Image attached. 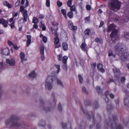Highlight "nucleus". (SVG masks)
Instances as JSON below:
<instances>
[{"mask_svg":"<svg viewBox=\"0 0 129 129\" xmlns=\"http://www.w3.org/2000/svg\"><path fill=\"white\" fill-rule=\"evenodd\" d=\"M19 119V118L16 116L12 115L5 121V125L7 127H15L19 128H24V123H21L17 122V120Z\"/></svg>","mask_w":129,"mask_h":129,"instance_id":"obj_1","label":"nucleus"},{"mask_svg":"<svg viewBox=\"0 0 129 129\" xmlns=\"http://www.w3.org/2000/svg\"><path fill=\"white\" fill-rule=\"evenodd\" d=\"M124 47V45L121 44H117L115 47V50L116 51H119V55L122 60H124L127 57L129 58V52H127L126 49H123Z\"/></svg>","mask_w":129,"mask_h":129,"instance_id":"obj_2","label":"nucleus"},{"mask_svg":"<svg viewBox=\"0 0 129 129\" xmlns=\"http://www.w3.org/2000/svg\"><path fill=\"white\" fill-rule=\"evenodd\" d=\"M116 27L115 25L112 24L109 25L107 30L108 32H110L112 30V32L110 35V37L112 39V41L113 43L115 42V40L118 37L117 35L118 30L115 29Z\"/></svg>","mask_w":129,"mask_h":129,"instance_id":"obj_3","label":"nucleus"},{"mask_svg":"<svg viewBox=\"0 0 129 129\" xmlns=\"http://www.w3.org/2000/svg\"><path fill=\"white\" fill-rule=\"evenodd\" d=\"M121 5V3L117 0H110L109 3L110 9L115 12L120 9Z\"/></svg>","mask_w":129,"mask_h":129,"instance_id":"obj_4","label":"nucleus"},{"mask_svg":"<svg viewBox=\"0 0 129 129\" xmlns=\"http://www.w3.org/2000/svg\"><path fill=\"white\" fill-rule=\"evenodd\" d=\"M56 77L55 76L50 74L48 76L46 80L45 84V88L49 90L51 89L52 87V83L53 81L56 79Z\"/></svg>","mask_w":129,"mask_h":129,"instance_id":"obj_5","label":"nucleus"},{"mask_svg":"<svg viewBox=\"0 0 129 129\" xmlns=\"http://www.w3.org/2000/svg\"><path fill=\"white\" fill-rule=\"evenodd\" d=\"M20 11L22 12V15L23 16V18H22V19H20L18 21L20 23H21L22 19L23 20L22 23H23L27 21V19L28 18V15L27 13V11L26 10H24V8L22 6H20Z\"/></svg>","mask_w":129,"mask_h":129,"instance_id":"obj_6","label":"nucleus"},{"mask_svg":"<svg viewBox=\"0 0 129 129\" xmlns=\"http://www.w3.org/2000/svg\"><path fill=\"white\" fill-rule=\"evenodd\" d=\"M68 25L69 28L71 29L72 30L74 31H75L77 29V27L73 25V24L71 21H70L69 22Z\"/></svg>","mask_w":129,"mask_h":129,"instance_id":"obj_7","label":"nucleus"},{"mask_svg":"<svg viewBox=\"0 0 129 129\" xmlns=\"http://www.w3.org/2000/svg\"><path fill=\"white\" fill-rule=\"evenodd\" d=\"M124 102L126 106H129V95L126 94L125 95L124 98Z\"/></svg>","mask_w":129,"mask_h":129,"instance_id":"obj_8","label":"nucleus"},{"mask_svg":"<svg viewBox=\"0 0 129 129\" xmlns=\"http://www.w3.org/2000/svg\"><path fill=\"white\" fill-rule=\"evenodd\" d=\"M54 43L55 44V48H58L60 47L59 43V39L58 37H56L54 39Z\"/></svg>","mask_w":129,"mask_h":129,"instance_id":"obj_9","label":"nucleus"},{"mask_svg":"<svg viewBox=\"0 0 129 129\" xmlns=\"http://www.w3.org/2000/svg\"><path fill=\"white\" fill-rule=\"evenodd\" d=\"M20 58L21 60V62L22 63L24 61H27V59L26 58H25V54L23 52H20Z\"/></svg>","mask_w":129,"mask_h":129,"instance_id":"obj_10","label":"nucleus"},{"mask_svg":"<svg viewBox=\"0 0 129 129\" xmlns=\"http://www.w3.org/2000/svg\"><path fill=\"white\" fill-rule=\"evenodd\" d=\"M6 62L8 64L11 66H14L15 64V61L13 59H7Z\"/></svg>","mask_w":129,"mask_h":129,"instance_id":"obj_11","label":"nucleus"},{"mask_svg":"<svg viewBox=\"0 0 129 129\" xmlns=\"http://www.w3.org/2000/svg\"><path fill=\"white\" fill-rule=\"evenodd\" d=\"M115 76L117 77H119L120 76V73L119 70L116 68L113 69Z\"/></svg>","mask_w":129,"mask_h":129,"instance_id":"obj_12","label":"nucleus"},{"mask_svg":"<svg viewBox=\"0 0 129 129\" xmlns=\"http://www.w3.org/2000/svg\"><path fill=\"white\" fill-rule=\"evenodd\" d=\"M0 24H2L5 27H6L8 26V22L3 18H0Z\"/></svg>","mask_w":129,"mask_h":129,"instance_id":"obj_13","label":"nucleus"},{"mask_svg":"<svg viewBox=\"0 0 129 129\" xmlns=\"http://www.w3.org/2000/svg\"><path fill=\"white\" fill-rule=\"evenodd\" d=\"M103 65L102 64L99 63L98 64L97 68L101 72L103 73L105 72V70L103 68Z\"/></svg>","mask_w":129,"mask_h":129,"instance_id":"obj_14","label":"nucleus"},{"mask_svg":"<svg viewBox=\"0 0 129 129\" xmlns=\"http://www.w3.org/2000/svg\"><path fill=\"white\" fill-rule=\"evenodd\" d=\"M86 45L85 43H83L80 46V48L81 49L84 51H87Z\"/></svg>","mask_w":129,"mask_h":129,"instance_id":"obj_15","label":"nucleus"},{"mask_svg":"<svg viewBox=\"0 0 129 129\" xmlns=\"http://www.w3.org/2000/svg\"><path fill=\"white\" fill-rule=\"evenodd\" d=\"M2 53L5 55H9V54L10 51L8 48H6L3 49L2 51Z\"/></svg>","mask_w":129,"mask_h":129,"instance_id":"obj_16","label":"nucleus"},{"mask_svg":"<svg viewBox=\"0 0 129 129\" xmlns=\"http://www.w3.org/2000/svg\"><path fill=\"white\" fill-rule=\"evenodd\" d=\"M27 46L28 47L31 43V37L30 35H27Z\"/></svg>","mask_w":129,"mask_h":129,"instance_id":"obj_17","label":"nucleus"},{"mask_svg":"<svg viewBox=\"0 0 129 129\" xmlns=\"http://www.w3.org/2000/svg\"><path fill=\"white\" fill-rule=\"evenodd\" d=\"M122 36L126 40H129V33L125 32L122 35Z\"/></svg>","mask_w":129,"mask_h":129,"instance_id":"obj_18","label":"nucleus"},{"mask_svg":"<svg viewBox=\"0 0 129 129\" xmlns=\"http://www.w3.org/2000/svg\"><path fill=\"white\" fill-rule=\"evenodd\" d=\"M62 46L63 49L66 51L68 49V45L67 43L66 42H63L62 44Z\"/></svg>","mask_w":129,"mask_h":129,"instance_id":"obj_19","label":"nucleus"},{"mask_svg":"<svg viewBox=\"0 0 129 129\" xmlns=\"http://www.w3.org/2000/svg\"><path fill=\"white\" fill-rule=\"evenodd\" d=\"M28 75L29 77H30L33 78L36 76V73L34 71H33L29 74Z\"/></svg>","mask_w":129,"mask_h":129,"instance_id":"obj_20","label":"nucleus"},{"mask_svg":"<svg viewBox=\"0 0 129 129\" xmlns=\"http://www.w3.org/2000/svg\"><path fill=\"white\" fill-rule=\"evenodd\" d=\"M39 125L42 126H45L46 124L45 121L43 120H40L38 123Z\"/></svg>","mask_w":129,"mask_h":129,"instance_id":"obj_21","label":"nucleus"},{"mask_svg":"<svg viewBox=\"0 0 129 129\" xmlns=\"http://www.w3.org/2000/svg\"><path fill=\"white\" fill-rule=\"evenodd\" d=\"M113 118L114 119V121L113 123H112L111 125V126L112 128H114L116 125V122L114 121L115 119H116V117L115 116H114L113 117Z\"/></svg>","mask_w":129,"mask_h":129,"instance_id":"obj_22","label":"nucleus"},{"mask_svg":"<svg viewBox=\"0 0 129 129\" xmlns=\"http://www.w3.org/2000/svg\"><path fill=\"white\" fill-rule=\"evenodd\" d=\"M3 4L5 6H7L9 8H11L12 7L11 5L9 4V3L7 1L4 2Z\"/></svg>","mask_w":129,"mask_h":129,"instance_id":"obj_23","label":"nucleus"},{"mask_svg":"<svg viewBox=\"0 0 129 129\" xmlns=\"http://www.w3.org/2000/svg\"><path fill=\"white\" fill-rule=\"evenodd\" d=\"M40 27L42 28L43 30H45L46 29V28L44 24L42 21H41L40 22Z\"/></svg>","mask_w":129,"mask_h":129,"instance_id":"obj_24","label":"nucleus"},{"mask_svg":"<svg viewBox=\"0 0 129 129\" xmlns=\"http://www.w3.org/2000/svg\"><path fill=\"white\" fill-rule=\"evenodd\" d=\"M61 12L62 14L64 16V17L66 19L67 18V16L66 15V10L62 9L61 10Z\"/></svg>","mask_w":129,"mask_h":129,"instance_id":"obj_25","label":"nucleus"},{"mask_svg":"<svg viewBox=\"0 0 129 129\" xmlns=\"http://www.w3.org/2000/svg\"><path fill=\"white\" fill-rule=\"evenodd\" d=\"M84 33L86 35L88 36L90 34L91 32L89 29H87L85 30Z\"/></svg>","mask_w":129,"mask_h":129,"instance_id":"obj_26","label":"nucleus"},{"mask_svg":"<svg viewBox=\"0 0 129 129\" xmlns=\"http://www.w3.org/2000/svg\"><path fill=\"white\" fill-rule=\"evenodd\" d=\"M67 15L70 18H73V14L72 12L70 11L68 13Z\"/></svg>","mask_w":129,"mask_h":129,"instance_id":"obj_27","label":"nucleus"},{"mask_svg":"<svg viewBox=\"0 0 129 129\" xmlns=\"http://www.w3.org/2000/svg\"><path fill=\"white\" fill-rule=\"evenodd\" d=\"M76 64L77 66L81 65V61L79 59H78L76 60Z\"/></svg>","mask_w":129,"mask_h":129,"instance_id":"obj_28","label":"nucleus"},{"mask_svg":"<svg viewBox=\"0 0 129 129\" xmlns=\"http://www.w3.org/2000/svg\"><path fill=\"white\" fill-rule=\"evenodd\" d=\"M70 10L71 11H75L76 12V7L75 5H73L70 7Z\"/></svg>","mask_w":129,"mask_h":129,"instance_id":"obj_29","label":"nucleus"},{"mask_svg":"<svg viewBox=\"0 0 129 129\" xmlns=\"http://www.w3.org/2000/svg\"><path fill=\"white\" fill-rule=\"evenodd\" d=\"M55 66L56 68L57 69V73H59L60 71V66L58 64H55Z\"/></svg>","mask_w":129,"mask_h":129,"instance_id":"obj_30","label":"nucleus"},{"mask_svg":"<svg viewBox=\"0 0 129 129\" xmlns=\"http://www.w3.org/2000/svg\"><path fill=\"white\" fill-rule=\"evenodd\" d=\"M68 57L67 56H65L63 57L62 59V62L64 63H66Z\"/></svg>","mask_w":129,"mask_h":129,"instance_id":"obj_31","label":"nucleus"},{"mask_svg":"<svg viewBox=\"0 0 129 129\" xmlns=\"http://www.w3.org/2000/svg\"><path fill=\"white\" fill-rule=\"evenodd\" d=\"M38 22V20L37 18L34 17L33 18V22L35 24H37Z\"/></svg>","mask_w":129,"mask_h":129,"instance_id":"obj_32","label":"nucleus"},{"mask_svg":"<svg viewBox=\"0 0 129 129\" xmlns=\"http://www.w3.org/2000/svg\"><path fill=\"white\" fill-rule=\"evenodd\" d=\"M57 82L58 84L60 85L62 87H63L64 86L62 83L59 79H57Z\"/></svg>","mask_w":129,"mask_h":129,"instance_id":"obj_33","label":"nucleus"},{"mask_svg":"<svg viewBox=\"0 0 129 129\" xmlns=\"http://www.w3.org/2000/svg\"><path fill=\"white\" fill-rule=\"evenodd\" d=\"M78 77L80 83L81 84L82 83L83 81V79L81 75H78Z\"/></svg>","mask_w":129,"mask_h":129,"instance_id":"obj_34","label":"nucleus"},{"mask_svg":"<svg viewBox=\"0 0 129 129\" xmlns=\"http://www.w3.org/2000/svg\"><path fill=\"white\" fill-rule=\"evenodd\" d=\"M72 0H68L67 3V5L68 7H71L72 4Z\"/></svg>","mask_w":129,"mask_h":129,"instance_id":"obj_35","label":"nucleus"},{"mask_svg":"<svg viewBox=\"0 0 129 129\" xmlns=\"http://www.w3.org/2000/svg\"><path fill=\"white\" fill-rule=\"evenodd\" d=\"M62 67L63 69L66 71H67L68 70V67L66 63H64L62 66Z\"/></svg>","mask_w":129,"mask_h":129,"instance_id":"obj_36","label":"nucleus"},{"mask_svg":"<svg viewBox=\"0 0 129 129\" xmlns=\"http://www.w3.org/2000/svg\"><path fill=\"white\" fill-rule=\"evenodd\" d=\"M44 46H41L40 48V51L41 53L42 54H44Z\"/></svg>","mask_w":129,"mask_h":129,"instance_id":"obj_37","label":"nucleus"},{"mask_svg":"<svg viewBox=\"0 0 129 129\" xmlns=\"http://www.w3.org/2000/svg\"><path fill=\"white\" fill-rule=\"evenodd\" d=\"M42 40L43 42L45 43H46L47 42V38L46 36H44L42 38Z\"/></svg>","mask_w":129,"mask_h":129,"instance_id":"obj_38","label":"nucleus"},{"mask_svg":"<svg viewBox=\"0 0 129 129\" xmlns=\"http://www.w3.org/2000/svg\"><path fill=\"white\" fill-rule=\"evenodd\" d=\"M46 6L49 7L50 6V1L49 0H46Z\"/></svg>","mask_w":129,"mask_h":129,"instance_id":"obj_39","label":"nucleus"},{"mask_svg":"<svg viewBox=\"0 0 129 129\" xmlns=\"http://www.w3.org/2000/svg\"><path fill=\"white\" fill-rule=\"evenodd\" d=\"M92 68L93 69L95 68L96 66V64L95 63H92L91 65Z\"/></svg>","mask_w":129,"mask_h":129,"instance_id":"obj_40","label":"nucleus"},{"mask_svg":"<svg viewBox=\"0 0 129 129\" xmlns=\"http://www.w3.org/2000/svg\"><path fill=\"white\" fill-rule=\"evenodd\" d=\"M86 9L88 10H90L91 9V6L89 5H87L86 6Z\"/></svg>","mask_w":129,"mask_h":129,"instance_id":"obj_41","label":"nucleus"},{"mask_svg":"<svg viewBox=\"0 0 129 129\" xmlns=\"http://www.w3.org/2000/svg\"><path fill=\"white\" fill-rule=\"evenodd\" d=\"M101 89L100 87L99 86H97L96 87V89L97 92L99 93L100 92V90Z\"/></svg>","mask_w":129,"mask_h":129,"instance_id":"obj_42","label":"nucleus"},{"mask_svg":"<svg viewBox=\"0 0 129 129\" xmlns=\"http://www.w3.org/2000/svg\"><path fill=\"white\" fill-rule=\"evenodd\" d=\"M4 68L3 62H0V70L3 69Z\"/></svg>","mask_w":129,"mask_h":129,"instance_id":"obj_43","label":"nucleus"},{"mask_svg":"<svg viewBox=\"0 0 129 129\" xmlns=\"http://www.w3.org/2000/svg\"><path fill=\"white\" fill-rule=\"evenodd\" d=\"M57 5L58 7H61L62 5V3L59 1H57Z\"/></svg>","mask_w":129,"mask_h":129,"instance_id":"obj_44","label":"nucleus"},{"mask_svg":"<svg viewBox=\"0 0 129 129\" xmlns=\"http://www.w3.org/2000/svg\"><path fill=\"white\" fill-rule=\"evenodd\" d=\"M82 90L83 91L86 93H87L88 92L86 90V88L84 87H83L82 88Z\"/></svg>","mask_w":129,"mask_h":129,"instance_id":"obj_45","label":"nucleus"},{"mask_svg":"<svg viewBox=\"0 0 129 129\" xmlns=\"http://www.w3.org/2000/svg\"><path fill=\"white\" fill-rule=\"evenodd\" d=\"M62 55L61 54H59L58 55V60H60L61 61L62 60Z\"/></svg>","mask_w":129,"mask_h":129,"instance_id":"obj_46","label":"nucleus"},{"mask_svg":"<svg viewBox=\"0 0 129 129\" xmlns=\"http://www.w3.org/2000/svg\"><path fill=\"white\" fill-rule=\"evenodd\" d=\"M58 109L59 110L61 111L62 110L61 105L60 103H59L58 105Z\"/></svg>","mask_w":129,"mask_h":129,"instance_id":"obj_47","label":"nucleus"},{"mask_svg":"<svg viewBox=\"0 0 129 129\" xmlns=\"http://www.w3.org/2000/svg\"><path fill=\"white\" fill-rule=\"evenodd\" d=\"M125 80V78L124 77H122L121 78V81L122 83H124Z\"/></svg>","mask_w":129,"mask_h":129,"instance_id":"obj_48","label":"nucleus"},{"mask_svg":"<svg viewBox=\"0 0 129 129\" xmlns=\"http://www.w3.org/2000/svg\"><path fill=\"white\" fill-rule=\"evenodd\" d=\"M61 125L62 127L63 128H65L66 126V123H63V122H62L61 123Z\"/></svg>","mask_w":129,"mask_h":129,"instance_id":"obj_49","label":"nucleus"},{"mask_svg":"<svg viewBox=\"0 0 129 129\" xmlns=\"http://www.w3.org/2000/svg\"><path fill=\"white\" fill-rule=\"evenodd\" d=\"M116 129H123V127L121 125H118L117 126Z\"/></svg>","mask_w":129,"mask_h":129,"instance_id":"obj_50","label":"nucleus"},{"mask_svg":"<svg viewBox=\"0 0 129 129\" xmlns=\"http://www.w3.org/2000/svg\"><path fill=\"white\" fill-rule=\"evenodd\" d=\"M52 25L53 26H57L58 25V23L56 22H54L52 23Z\"/></svg>","mask_w":129,"mask_h":129,"instance_id":"obj_51","label":"nucleus"},{"mask_svg":"<svg viewBox=\"0 0 129 129\" xmlns=\"http://www.w3.org/2000/svg\"><path fill=\"white\" fill-rule=\"evenodd\" d=\"M111 99H113L114 97V94L112 93H111L109 95Z\"/></svg>","mask_w":129,"mask_h":129,"instance_id":"obj_52","label":"nucleus"},{"mask_svg":"<svg viewBox=\"0 0 129 129\" xmlns=\"http://www.w3.org/2000/svg\"><path fill=\"white\" fill-rule=\"evenodd\" d=\"M39 17L41 19H43L44 18V15L43 14H40Z\"/></svg>","mask_w":129,"mask_h":129,"instance_id":"obj_53","label":"nucleus"},{"mask_svg":"<svg viewBox=\"0 0 129 129\" xmlns=\"http://www.w3.org/2000/svg\"><path fill=\"white\" fill-rule=\"evenodd\" d=\"M33 27L36 29H37L38 28V26L37 24H35L33 25Z\"/></svg>","mask_w":129,"mask_h":129,"instance_id":"obj_54","label":"nucleus"},{"mask_svg":"<svg viewBox=\"0 0 129 129\" xmlns=\"http://www.w3.org/2000/svg\"><path fill=\"white\" fill-rule=\"evenodd\" d=\"M10 25L12 28H13L14 26V22H13L12 24Z\"/></svg>","mask_w":129,"mask_h":129,"instance_id":"obj_55","label":"nucleus"},{"mask_svg":"<svg viewBox=\"0 0 129 129\" xmlns=\"http://www.w3.org/2000/svg\"><path fill=\"white\" fill-rule=\"evenodd\" d=\"M8 44L10 46H11L13 45L12 42L11 41H8Z\"/></svg>","mask_w":129,"mask_h":129,"instance_id":"obj_56","label":"nucleus"},{"mask_svg":"<svg viewBox=\"0 0 129 129\" xmlns=\"http://www.w3.org/2000/svg\"><path fill=\"white\" fill-rule=\"evenodd\" d=\"M13 48L16 50H17L18 49V48L17 46V45L16 44L13 45Z\"/></svg>","mask_w":129,"mask_h":129,"instance_id":"obj_57","label":"nucleus"},{"mask_svg":"<svg viewBox=\"0 0 129 129\" xmlns=\"http://www.w3.org/2000/svg\"><path fill=\"white\" fill-rule=\"evenodd\" d=\"M41 59L43 61L45 60V57L44 56L43 54H42V55L41 56Z\"/></svg>","mask_w":129,"mask_h":129,"instance_id":"obj_58","label":"nucleus"},{"mask_svg":"<svg viewBox=\"0 0 129 129\" xmlns=\"http://www.w3.org/2000/svg\"><path fill=\"white\" fill-rule=\"evenodd\" d=\"M18 12H16L15 14H13V17H16L18 15Z\"/></svg>","mask_w":129,"mask_h":129,"instance_id":"obj_59","label":"nucleus"},{"mask_svg":"<svg viewBox=\"0 0 129 129\" xmlns=\"http://www.w3.org/2000/svg\"><path fill=\"white\" fill-rule=\"evenodd\" d=\"M104 24V22L103 21H101L100 22V25L99 26V27H100L102 25Z\"/></svg>","mask_w":129,"mask_h":129,"instance_id":"obj_60","label":"nucleus"},{"mask_svg":"<svg viewBox=\"0 0 129 129\" xmlns=\"http://www.w3.org/2000/svg\"><path fill=\"white\" fill-rule=\"evenodd\" d=\"M109 91H107L105 92V95L106 96H107L109 94Z\"/></svg>","mask_w":129,"mask_h":129,"instance_id":"obj_61","label":"nucleus"},{"mask_svg":"<svg viewBox=\"0 0 129 129\" xmlns=\"http://www.w3.org/2000/svg\"><path fill=\"white\" fill-rule=\"evenodd\" d=\"M26 4H25L26 6V7H27L28 6L29 4H28V0H26Z\"/></svg>","mask_w":129,"mask_h":129,"instance_id":"obj_62","label":"nucleus"},{"mask_svg":"<svg viewBox=\"0 0 129 129\" xmlns=\"http://www.w3.org/2000/svg\"><path fill=\"white\" fill-rule=\"evenodd\" d=\"M54 34L55 36H56V37H58V34L57 33V32L56 31H55V32L54 33Z\"/></svg>","mask_w":129,"mask_h":129,"instance_id":"obj_63","label":"nucleus"},{"mask_svg":"<svg viewBox=\"0 0 129 129\" xmlns=\"http://www.w3.org/2000/svg\"><path fill=\"white\" fill-rule=\"evenodd\" d=\"M98 13L99 14L101 13H102V11L100 9H99L98 11Z\"/></svg>","mask_w":129,"mask_h":129,"instance_id":"obj_64","label":"nucleus"}]
</instances>
